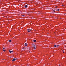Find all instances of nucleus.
<instances>
[{
	"mask_svg": "<svg viewBox=\"0 0 66 66\" xmlns=\"http://www.w3.org/2000/svg\"><path fill=\"white\" fill-rule=\"evenodd\" d=\"M62 6H64V5H62Z\"/></svg>",
	"mask_w": 66,
	"mask_h": 66,
	"instance_id": "f3484780",
	"label": "nucleus"
},
{
	"mask_svg": "<svg viewBox=\"0 0 66 66\" xmlns=\"http://www.w3.org/2000/svg\"><path fill=\"white\" fill-rule=\"evenodd\" d=\"M9 52L10 53H12V52H13V51H11L10 50H9Z\"/></svg>",
	"mask_w": 66,
	"mask_h": 66,
	"instance_id": "20e7f679",
	"label": "nucleus"
},
{
	"mask_svg": "<svg viewBox=\"0 0 66 66\" xmlns=\"http://www.w3.org/2000/svg\"><path fill=\"white\" fill-rule=\"evenodd\" d=\"M55 10H56V11H60V10L59 9H58L57 10H56V9H55Z\"/></svg>",
	"mask_w": 66,
	"mask_h": 66,
	"instance_id": "423d86ee",
	"label": "nucleus"
},
{
	"mask_svg": "<svg viewBox=\"0 0 66 66\" xmlns=\"http://www.w3.org/2000/svg\"><path fill=\"white\" fill-rule=\"evenodd\" d=\"M59 66H60V64H59Z\"/></svg>",
	"mask_w": 66,
	"mask_h": 66,
	"instance_id": "aec40b11",
	"label": "nucleus"
},
{
	"mask_svg": "<svg viewBox=\"0 0 66 66\" xmlns=\"http://www.w3.org/2000/svg\"><path fill=\"white\" fill-rule=\"evenodd\" d=\"M62 51H63V53H64V50H63Z\"/></svg>",
	"mask_w": 66,
	"mask_h": 66,
	"instance_id": "ddd939ff",
	"label": "nucleus"
},
{
	"mask_svg": "<svg viewBox=\"0 0 66 66\" xmlns=\"http://www.w3.org/2000/svg\"><path fill=\"white\" fill-rule=\"evenodd\" d=\"M59 45H57V46H56L57 48L59 47Z\"/></svg>",
	"mask_w": 66,
	"mask_h": 66,
	"instance_id": "9d476101",
	"label": "nucleus"
},
{
	"mask_svg": "<svg viewBox=\"0 0 66 66\" xmlns=\"http://www.w3.org/2000/svg\"><path fill=\"white\" fill-rule=\"evenodd\" d=\"M3 49H5V48L4 47Z\"/></svg>",
	"mask_w": 66,
	"mask_h": 66,
	"instance_id": "2eb2a0df",
	"label": "nucleus"
},
{
	"mask_svg": "<svg viewBox=\"0 0 66 66\" xmlns=\"http://www.w3.org/2000/svg\"><path fill=\"white\" fill-rule=\"evenodd\" d=\"M53 12H55V10H53Z\"/></svg>",
	"mask_w": 66,
	"mask_h": 66,
	"instance_id": "dca6fc26",
	"label": "nucleus"
},
{
	"mask_svg": "<svg viewBox=\"0 0 66 66\" xmlns=\"http://www.w3.org/2000/svg\"><path fill=\"white\" fill-rule=\"evenodd\" d=\"M16 60L17 59L14 58L13 60H12V61H16Z\"/></svg>",
	"mask_w": 66,
	"mask_h": 66,
	"instance_id": "f257e3e1",
	"label": "nucleus"
},
{
	"mask_svg": "<svg viewBox=\"0 0 66 66\" xmlns=\"http://www.w3.org/2000/svg\"><path fill=\"white\" fill-rule=\"evenodd\" d=\"M27 31L28 32H30L31 31V29H28Z\"/></svg>",
	"mask_w": 66,
	"mask_h": 66,
	"instance_id": "f03ea898",
	"label": "nucleus"
},
{
	"mask_svg": "<svg viewBox=\"0 0 66 66\" xmlns=\"http://www.w3.org/2000/svg\"><path fill=\"white\" fill-rule=\"evenodd\" d=\"M22 16H25V15H22Z\"/></svg>",
	"mask_w": 66,
	"mask_h": 66,
	"instance_id": "4468645a",
	"label": "nucleus"
},
{
	"mask_svg": "<svg viewBox=\"0 0 66 66\" xmlns=\"http://www.w3.org/2000/svg\"><path fill=\"white\" fill-rule=\"evenodd\" d=\"M3 51H4V52H5V50H3Z\"/></svg>",
	"mask_w": 66,
	"mask_h": 66,
	"instance_id": "f8f14e48",
	"label": "nucleus"
},
{
	"mask_svg": "<svg viewBox=\"0 0 66 66\" xmlns=\"http://www.w3.org/2000/svg\"><path fill=\"white\" fill-rule=\"evenodd\" d=\"M9 42H12V40H9Z\"/></svg>",
	"mask_w": 66,
	"mask_h": 66,
	"instance_id": "1a4fd4ad",
	"label": "nucleus"
},
{
	"mask_svg": "<svg viewBox=\"0 0 66 66\" xmlns=\"http://www.w3.org/2000/svg\"><path fill=\"white\" fill-rule=\"evenodd\" d=\"M34 43H35V42H36V40H34Z\"/></svg>",
	"mask_w": 66,
	"mask_h": 66,
	"instance_id": "0eeeda50",
	"label": "nucleus"
},
{
	"mask_svg": "<svg viewBox=\"0 0 66 66\" xmlns=\"http://www.w3.org/2000/svg\"><path fill=\"white\" fill-rule=\"evenodd\" d=\"M24 47H23V49H24Z\"/></svg>",
	"mask_w": 66,
	"mask_h": 66,
	"instance_id": "6ab92c4d",
	"label": "nucleus"
},
{
	"mask_svg": "<svg viewBox=\"0 0 66 66\" xmlns=\"http://www.w3.org/2000/svg\"><path fill=\"white\" fill-rule=\"evenodd\" d=\"M24 45L25 46H27V43H25Z\"/></svg>",
	"mask_w": 66,
	"mask_h": 66,
	"instance_id": "6e6552de",
	"label": "nucleus"
},
{
	"mask_svg": "<svg viewBox=\"0 0 66 66\" xmlns=\"http://www.w3.org/2000/svg\"><path fill=\"white\" fill-rule=\"evenodd\" d=\"M57 7V6H56L55 7H56H56Z\"/></svg>",
	"mask_w": 66,
	"mask_h": 66,
	"instance_id": "a211bd4d",
	"label": "nucleus"
},
{
	"mask_svg": "<svg viewBox=\"0 0 66 66\" xmlns=\"http://www.w3.org/2000/svg\"><path fill=\"white\" fill-rule=\"evenodd\" d=\"M56 45H55L54 46V47H56Z\"/></svg>",
	"mask_w": 66,
	"mask_h": 66,
	"instance_id": "9b49d317",
	"label": "nucleus"
},
{
	"mask_svg": "<svg viewBox=\"0 0 66 66\" xmlns=\"http://www.w3.org/2000/svg\"><path fill=\"white\" fill-rule=\"evenodd\" d=\"M28 6L27 5H26L25 6H24V7L25 8H26V7H28Z\"/></svg>",
	"mask_w": 66,
	"mask_h": 66,
	"instance_id": "7ed1b4c3",
	"label": "nucleus"
},
{
	"mask_svg": "<svg viewBox=\"0 0 66 66\" xmlns=\"http://www.w3.org/2000/svg\"><path fill=\"white\" fill-rule=\"evenodd\" d=\"M32 47H34V49H35V50L36 48V47H35V46H32Z\"/></svg>",
	"mask_w": 66,
	"mask_h": 66,
	"instance_id": "39448f33",
	"label": "nucleus"
}]
</instances>
